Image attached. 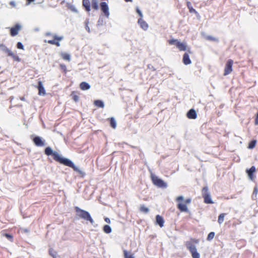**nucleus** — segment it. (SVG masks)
I'll list each match as a JSON object with an SVG mask.
<instances>
[{
  "instance_id": "1",
  "label": "nucleus",
  "mask_w": 258,
  "mask_h": 258,
  "mask_svg": "<svg viewBox=\"0 0 258 258\" xmlns=\"http://www.w3.org/2000/svg\"><path fill=\"white\" fill-rule=\"evenodd\" d=\"M44 152L47 156L52 155L53 159L55 161L59 162V163L65 166L72 168L75 171L78 173L81 177L83 178L85 177L86 175L85 173L79 169L77 166H76L72 161L67 158L61 157L56 152H53L50 147H46L45 149Z\"/></svg>"
},
{
  "instance_id": "2",
  "label": "nucleus",
  "mask_w": 258,
  "mask_h": 258,
  "mask_svg": "<svg viewBox=\"0 0 258 258\" xmlns=\"http://www.w3.org/2000/svg\"><path fill=\"white\" fill-rule=\"evenodd\" d=\"M199 242V239L191 238L190 241H187L185 243V245L191 253L192 258H200V254L197 251L196 246L195 245Z\"/></svg>"
},
{
  "instance_id": "3",
  "label": "nucleus",
  "mask_w": 258,
  "mask_h": 258,
  "mask_svg": "<svg viewBox=\"0 0 258 258\" xmlns=\"http://www.w3.org/2000/svg\"><path fill=\"white\" fill-rule=\"evenodd\" d=\"M175 201L177 202V208L181 212H188L187 205L191 202L190 198L184 200L183 196H180L176 198Z\"/></svg>"
},
{
  "instance_id": "4",
  "label": "nucleus",
  "mask_w": 258,
  "mask_h": 258,
  "mask_svg": "<svg viewBox=\"0 0 258 258\" xmlns=\"http://www.w3.org/2000/svg\"><path fill=\"white\" fill-rule=\"evenodd\" d=\"M75 210L77 217L79 218L89 221L91 224L93 223L94 221L89 212L80 209L78 207H75Z\"/></svg>"
},
{
  "instance_id": "5",
  "label": "nucleus",
  "mask_w": 258,
  "mask_h": 258,
  "mask_svg": "<svg viewBox=\"0 0 258 258\" xmlns=\"http://www.w3.org/2000/svg\"><path fill=\"white\" fill-rule=\"evenodd\" d=\"M202 195L205 204H212L214 203L207 186H205L202 188Z\"/></svg>"
},
{
  "instance_id": "6",
  "label": "nucleus",
  "mask_w": 258,
  "mask_h": 258,
  "mask_svg": "<svg viewBox=\"0 0 258 258\" xmlns=\"http://www.w3.org/2000/svg\"><path fill=\"white\" fill-rule=\"evenodd\" d=\"M151 179L153 183L158 187L166 188L167 186L166 183L155 175H152Z\"/></svg>"
},
{
  "instance_id": "7",
  "label": "nucleus",
  "mask_w": 258,
  "mask_h": 258,
  "mask_svg": "<svg viewBox=\"0 0 258 258\" xmlns=\"http://www.w3.org/2000/svg\"><path fill=\"white\" fill-rule=\"evenodd\" d=\"M52 37L53 38L52 40H45L44 42L45 43H48L50 44L55 45L57 47L60 46V44L59 42H60V41H61L63 39V37L62 36H58L55 35H53Z\"/></svg>"
},
{
  "instance_id": "8",
  "label": "nucleus",
  "mask_w": 258,
  "mask_h": 258,
  "mask_svg": "<svg viewBox=\"0 0 258 258\" xmlns=\"http://www.w3.org/2000/svg\"><path fill=\"white\" fill-rule=\"evenodd\" d=\"M233 64V60L229 59H228L225 66L224 75L227 76L230 74L232 72V66Z\"/></svg>"
},
{
  "instance_id": "9",
  "label": "nucleus",
  "mask_w": 258,
  "mask_h": 258,
  "mask_svg": "<svg viewBox=\"0 0 258 258\" xmlns=\"http://www.w3.org/2000/svg\"><path fill=\"white\" fill-rule=\"evenodd\" d=\"M100 8L101 12L104 16L108 18L110 15L109 7L106 2H101L100 4Z\"/></svg>"
},
{
  "instance_id": "10",
  "label": "nucleus",
  "mask_w": 258,
  "mask_h": 258,
  "mask_svg": "<svg viewBox=\"0 0 258 258\" xmlns=\"http://www.w3.org/2000/svg\"><path fill=\"white\" fill-rule=\"evenodd\" d=\"M3 51L5 52L8 56L12 57L14 61L18 62H20L21 61V59L19 58V57L7 47L5 48Z\"/></svg>"
},
{
  "instance_id": "11",
  "label": "nucleus",
  "mask_w": 258,
  "mask_h": 258,
  "mask_svg": "<svg viewBox=\"0 0 258 258\" xmlns=\"http://www.w3.org/2000/svg\"><path fill=\"white\" fill-rule=\"evenodd\" d=\"M21 29V26L19 24H16L14 27L10 28V35L12 36H15L18 35L19 31Z\"/></svg>"
},
{
  "instance_id": "12",
  "label": "nucleus",
  "mask_w": 258,
  "mask_h": 258,
  "mask_svg": "<svg viewBox=\"0 0 258 258\" xmlns=\"http://www.w3.org/2000/svg\"><path fill=\"white\" fill-rule=\"evenodd\" d=\"M32 140L35 146L37 147H43L45 145V140H43L40 137H35Z\"/></svg>"
},
{
  "instance_id": "13",
  "label": "nucleus",
  "mask_w": 258,
  "mask_h": 258,
  "mask_svg": "<svg viewBox=\"0 0 258 258\" xmlns=\"http://www.w3.org/2000/svg\"><path fill=\"white\" fill-rule=\"evenodd\" d=\"M256 171L255 167L254 166H251L249 169L246 170V173L247 174L249 179L251 180H253L255 177L254 175Z\"/></svg>"
},
{
  "instance_id": "14",
  "label": "nucleus",
  "mask_w": 258,
  "mask_h": 258,
  "mask_svg": "<svg viewBox=\"0 0 258 258\" xmlns=\"http://www.w3.org/2000/svg\"><path fill=\"white\" fill-rule=\"evenodd\" d=\"M188 53H185L183 55L182 61L185 65H188L191 63V61L189 58L188 53L191 54L192 52L188 49Z\"/></svg>"
},
{
  "instance_id": "15",
  "label": "nucleus",
  "mask_w": 258,
  "mask_h": 258,
  "mask_svg": "<svg viewBox=\"0 0 258 258\" xmlns=\"http://www.w3.org/2000/svg\"><path fill=\"white\" fill-rule=\"evenodd\" d=\"M37 89L38 90V95L44 96L46 94L45 90L43 86L41 81H39L38 83Z\"/></svg>"
},
{
  "instance_id": "16",
  "label": "nucleus",
  "mask_w": 258,
  "mask_h": 258,
  "mask_svg": "<svg viewBox=\"0 0 258 258\" xmlns=\"http://www.w3.org/2000/svg\"><path fill=\"white\" fill-rule=\"evenodd\" d=\"M186 116L189 119H195L197 117V114L194 109H190L186 114Z\"/></svg>"
},
{
  "instance_id": "17",
  "label": "nucleus",
  "mask_w": 258,
  "mask_h": 258,
  "mask_svg": "<svg viewBox=\"0 0 258 258\" xmlns=\"http://www.w3.org/2000/svg\"><path fill=\"white\" fill-rule=\"evenodd\" d=\"M156 223L158 224L160 227H162L164 226V221L162 216L159 215H157L156 216Z\"/></svg>"
},
{
  "instance_id": "18",
  "label": "nucleus",
  "mask_w": 258,
  "mask_h": 258,
  "mask_svg": "<svg viewBox=\"0 0 258 258\" xmlns=\"http://www.w3.org/2000/svg\"><path fill=\"white\" fill-rule=\"evenodd\" d=\"M138 23L140 24V27L144 29V30H146L148 28V24L144 21L142 18H140L138 20Z\"/></svg>"
},
{
  "instance_id": "19",
  "label": "nucleus",
  "mask_w": 258,
  "mask_h": 258,
  "mask_svg": "<svg viewBox=\"0 0 258 258\" xmlns=\"http://www.w3.org/2000/svg\"><path fill=\"white\" fill-rule=\"evenodd\" d=\"M80 87L82 90H87L90 88V86L87 83L83 82L80 84Z\"/></svg>"
},
{
  "instance_id": "20",
  "label": "nucleus",
  "mask_w": 258,
  "mask_h": 258,
  "mask_svg": "<svg viewBox=\"0 0 258 258\" xmlns=\"http://www.w3.org/2000/svg\"><path fill=\"white\" fill-rule=\"evenodd\" d=\"M176 47L178 48L179 51H185L186 50V45L184 43L179 42L177 43Z\"/></svg>"
},
{
  "instance_id": "21",
  "label": "nucleus",
  "mask_w": 258,
  "mask_h": 258,
  "mask_svg": "<svg viewBox=\"0 0 258 258\" xmlns=\"http://www.w3.org/2000/svg\"><path fill=\"white\" fill-rule=\"evenodd\" d=\"M124 258H135L134 254L131 252L125 249L123 250Z\"/></svg>"
},
{
  "instance_id": "22",
  "label": "nucleus",
  "mask_w": 258,
  "mask_h": 258,
  "mask_svg": "<svg viewBox=\"0 0 258 258\" xmlns=\"http://www.w3.org/2000/svg\"><path fill=\"white\" fill-rule=\"evenodd\" d=\"M61 58L65 60L70 61L71 56L69 53L62 52L60 53Z\"/></svg>"
},
{
  "instance_id": "23",
  "label": "nucleus",
  "mask_w": 258,
  "mask_h": 258,
  "mask_svg": "<svg viewBox=\"0 0 258 258\" xmlns=\"http://www.w3.org/2000/svg\"><path fill=\"white\" fill-rule=\"evenodd\" d=\"M186 6H187V7L189 10V12L190 13H195V14L198 13V12L196 11V10L192 8L191 3L189 2H186Z\"/></svg>"
},
{
  "instance_id": "24",
  "label": "nucleus",
  "mask_w": 258,
  "mask_h": 258,
  "mask_svg": "<svg viewBox=\"0 0 258 258\" xmlns=\"http://www.w3.org/2000/svg\"><path fill=\"white\" fill-rule=\"evenodd\" d=\"M110 121V125L113 128H115L116 127V122L113 117H111L108 119Z\"/></svg>"
},
{
  "instance_id": "25",
  "label": "nucleus",
  "mask_w": 258,
  "mask_h": 258,
  "mask_svg": "<svg viewBox=\"0 0 258 258\" xmlns=\"http://www.w3.org/2000/svg\"><path fill=\"white\" fill-rule=\"evenodd\" d=\"M226 215V213H222L219 215L218 218V222L219 224H221L223 222L224 220V217Z\"/></svg>"
},
{
  "instance_id": "26",
  "label": "nucleus",
  "mask_w": 258,
  "mask_h": 258,
  "mask_svg": "<svg viewBox=\"0 0 258 258\" xmlns=\"http://www.w3.org/2000/svg\"><path fill=\"white\" fill-rule=\"evenodd\" d=\"M94 104L98 107L103 108L104 106L103 101L100 100H95Z\"/></svg>"
},
{
  "instance_id": "27",
  "label": "nucleus",
  "mask_w": 258,
  "mask_h": 258,
  "mask_svg": "<svg viewBox=\"0 0 258 258\" xmlns=\"http://www.w3.org/2000/svg\"><path fill=\"white\" fill-rule=\"evenodd\" d=\"M256 142L255 140L251 141L248 144V148L250 149H253L255 147Z\"/></svg>"
},
{
  "instance_id": "28",
  "label": "nucleus",
  "mask_w": 258,
  "mask_h": 258,
  "mask_svg": "<svg viewBox=\"0 0 258 258\" xmlns=\"http://www.w3.org/2000/svg\"><path fill=\"white\" fill-rule=\"evenodd\" d=\"M71 96L73 100L76 102L79 101V97L75 91L72 92Z\"/></svg>"
},
{
  "instance_id": "29",
  "label": "nucleus",
  "mask_w": 258,
  "mask_h": 258,
  "mask_svg": "<svg viewBox=\"0 0 258 258\" xmlns=\"http://www.w3.org/2000/svg\"><path fill=\"white\" fill-rule=\"evenodd\" d=\"M103 230L105 233H107V234L110 233L111 232V228L108 225H104L103 228Z\"/></svg>"
},
{
  "instance_id": "30",
  "label": "nucleus",
  "mask_w": 258,
  "mask_h": 258,
  "mask_svg": "<svg viewBox=\"0 0 258 258\" xmlns=\"http://www.w3.org/2000/svg\"><path fill=\"white\" fill-rule=\"evenodd\" d=\"M140 211L141 212L144 213H148L149 211V210L147 207H145L144 205H141L140 208Z\"/></svg>"
},
{
  "instance_id": "31",
  "label": "nucleus",
  "mask_w": 258,
  "mask_h": 258,
  "mask_svg": "<svg viewBox=\"0 0 258 258\" xmlns=\"http://www.w3.org/2000/svg\"><path fill=\"white\" fill-rule=\"evenodd\" d=\"M168 43L170 45H175L176 46H177V43H179V41H178V40L177 39H170L168 41Z\"/></svg>"
},
{
  "instance_id": "32",
  "label": "nucleus",
  "mask_w": 258,
  "mask_h": 258,
  "mask_svg": "<svg viewBox=\"0 0 258 258\" xmlns=\"http://www.w3.org/2000/svg\"><path fill=\"white\" fill-rule=\"evenodd\" d=\"M206 39L207 40L217 42L218 41V38L213 37L212 36H206Z\"/></svg>"
},
{
  "instance_id": "33",
  "label": "nucleus",
  "mask_w": 258,
  "mask_h": 258,
  "mask_svg": "<svg viewBox=\"0 0 258 258\" xmlns=\"http://www.w3.org/2000/svg\"><path fill=\"white\" fill-rule=\"evenodd\" d=\"M214 236H215V233L214 232H211L210 233H209V234L207 236V240L208 241H211L212 239H213Z\"/></svg>"
},
{
  "instance_id": "34",
  "label": "nucleus",
  "mask_w": 258,
  "mask_h": 258,
  "mask_svg": "<svg viewBox=\"0 0 258 258\" xmlns=\"http://www.w3.org/2000/svg\"><path fill=\"white\" fill-rule=\"evenodd\" d=\"M59 67L64 74L67 73V67L64 64H60Z\"/></svg>"
},
{
  "instance_id": "35",
  "label": "nucleus",
  "mask_w": 258,
  "mask_h": 258,
  "mask_svg": "<svg viewBox=\"0 0 258 258\" xmlns=\"http://www.w3.org/2000/svg\"><path fill=\"white\" fill-rule=\"evenodd\" d=\"M4 236H5L6 237H7L8 239H9L10 241H13V236L11 235V234H9L8 233H5L3 235Z\"/></svg>"
},
{
  "instance_id": "36",
  "label": "nucleus",
  "mask_w": 258,
  "mask_h": 258,
  "mask_svg": "<svg viewBox=\"0 0 258 258\" xmlns=\"http://www.w3.org/2000/svg\"><path fill=\"white\" fill-rule=\"evenodd\" d=\"M17 47L18 49H22V50H24V49L23 45L20 42H19L17 43Z\"/></svg>"
},
{
  "instance_id": "37",
  "label": "nucleus",
  "mask_w": 258,
  "mask_h": 258,
  "mask_svg": "<svg viewBox=\"0 0 258 258\" xmlns=\"http://www.w3.org/2000/svg\"><path fill=\"white\" fill-rule=\"evenodd\" d=\"M254 124L255 125H258V111L257 112L256 114H255V117L254 119Z\"/></svg>"
},
{
  "instance_id": "38",
  "label": "nucleus",
  "mask_w": 258,
  "mask_h": 258,
  "mask_svg": "<svg viewBox=\"0 0 258 258\" xmlns=\"http://www.w3.org/2000/svg\"><path fill=\"white\" fill-rule=\"evenodd\" d=\"M88 23H89L88 21L86 22V29L87 30V31L88 32H90V28L88 26Z\"/></svg>"
},
{
  "instance_id": "39",
  "label": "nucleus",
  "mask_w": 258,
  "mask_h": 258,
  "mask_svg": "<svg viewBox=\"0 0 258 258\" xmlns=\"http://www.w3.org/2000/svg\"><path fill=\"white\" fill-rule=\"evenodd\" d=\"M136 11L140 16L141 18H142V17H143V15L141 11L138 8H137Z\"/></svg>"
},
{
  "instance_id": "40",
  "label": "nucleus",
  "mask_w": 258,
  "mask_h": 258,
  "mask_svg": "<svg viewBox=\"0 0 258 258\" xmlns=\"http://www.w3.org/2000/svg\"><path fill=\"white\" fill-rule=\"evenodd\" d=\"M10 4L11 6H12V7H15L16 6V3L14 1H11L10 3Z\"/></svg>"
},
{
  "instance_id": "41",
  "label": "nucleus",
  "mask_w": 258,
  "mask_h": 258,
  "mask_svg": "<svg viewBox=\"0 0 258 258\" xmlns=\"http://www.w3.org/2000/svg\"><path fill=\"white\" fill-rule=\"evenodd\" d=\"M104 220L107 223H110V219L108 218H107V217L105 218H104Z\"/></svg>"
},
{
  "instance_id": "42",
  "label": "nucleus",
  "mask_w": 258,
  "mask_h": 258,
  "mask_svg": "<svg viewBox=\"0 0 258 258\" xmlns=\"http://www.w3.org/2000/svg\"><path fill=\"white\" fill-rule=\"evenodd\" d=\"M257 193V188L255 187H254V190H253V194H255V195H256Z\"/></svg>"
},
{
  "instance_id": "43",
  "label": "nucleus",
  "mask_w": 258,
  "mask_h": 258,
  "mask_svg": "<svg viewBox=\"0 0 258 258\" xmlns=\"http://www.w3.org/2000/svg\"><path fill=\"white\" fill-rule=\"evenodd\" d=\"M35 0H27V4H29L32 2H33Z\"/></svg>"
},
{
  "instance_id": "44",
  "label": "nucleus",
  "mask_w": 258,
  "mask_h": 258,
  "mask_svg": "<svg viewBox=\"0 0 258 258\" xmlns=\"http://www.w3.org/2000/svg\"><path fill=\"white\" fill-rule=\"evenodd\" d=\"M51 35V34L49 32L46 33L45 34V36H50Z\"/></svg>"
},
{
  "instance_id": "45",
  "label": "nucleus",
  "mask_w": 258,
  "mask_h": 258,
  "mask_svg": "<svg viewBox=\"0 0 258 258\" xmlns=\"http://www.w3.org/2000/svg\"><path fill=\"white\" fill-rule=\"evenodd\" d=\"M126 2H132L133 1V0H124Z\"/></svg>"
},
{
  "instance_id": "46",
  "label": "nucleus",
  "mask_w": 258,
  "mask_h": 258,
  "mask_svg": "<svg viewBox=\"0 0 258 258\" xmlns=\"http://www.w3.org/2000/svg\"><path fill=\"white\" fill-rule=\"evenodd\" d=\"M22 100H24V98L23 97L21 99Z\"/></svg>"
},
{
  "instance_id": "47",
  "label": "nucleus",
  "mask_w": 258,
  "mask_h": 258,
  "mask_svg": "<svg viewBox=\"0 0 258 258\" xmlns=\"http://www.w3.org/2000/svg\"><path fill=\"white\" fill-rule=\"evenodd\" d=\"M148 68H150V65L148 66Z\"/></svg>"
}]
</instances>
